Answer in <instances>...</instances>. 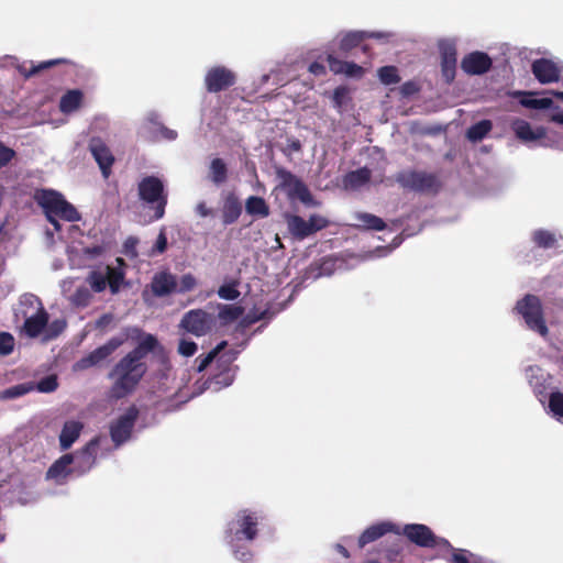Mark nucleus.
I'll list each match as a JSON object with an SVG mask.
<instances>
[{
  "label": "nucleus",
  "mask_w": 563,
  "mask_h": 563,
  "mask_svg": "<svg viewBox=\"0 0 563 563\" xmlns=\"http://www.w3.org/2000/svg\"><path fill=\"white\" fill-rule=\"evenodd\" d=\"M140 411L135 405L130 406L123 415L110 424V437L115 448L130 440Z\"/></svg>",
  "instance_id": "6e6552de"
},
{
  "label": "nucleus",
  "mask_w": 563,
  "mask_h": 563,
  "mask_svg": "<svg viewBox=\"0 0 563 563\" xmlns=\"http://www.w3.org/2000/svg\"><path fill=\"white\" fill-rule=\"evenodd\" d=\"M287 227L291 235L297 240H303L311 235V230L303 218L297 214H286Z\"/></svg>",
  "instance_id": "5701e85b"
},
{
  "label": "nucleus",
  "mask_w": 563,
  "mask_h": 563,
  "mask_svg": "<svg viewBox=\"0 0 563 563\" xmlns=\"http://www.w3.org/2000/svg\"><path fill=\"white\" fill-rule=\"evenodd\" d=\"M402 534L412 543L421 548H452L444 538L437 537L433 531L422 523H409L402 529Z\"/></svg>",
  "instance_id": "0eeeda50"
},
{
  "label": "nucleus",
  "mask_w": 563,
  "mask_h": 563,
  "mask_svg": "<svg viewBox=\"0 0 563 563\" xmlns=\"http://www.w3.org/2000/svg\"><path fill=\"white\" fill-rule=\"evenodd\" d=\"M242 213V202L234 192H229L224 199L221 209L223 225L235 223Z\"/></svg>",
  "instance_id": "6ab92c4d"
},
{
  "label": "nucleus",
  "mask_w": 563,
  "mask_h": 563,
  "mask_svg": "<svg viewBox=\"0 0 563 563\" xmlns=\"http://www.w3.org/2000/svg\"><path fill=\"white\" fill-rule=\"evenodd\" d=\"M360 221L358 227L365 230L383 231L386 228L385 221L372 213L360 212L356 216Z\"/></svg>",
  "instance_id": "c85d7f7f"
},
{
  "label": "nucleus",
  "mask_w": 563,
  "mask_h": 563,
  "mask_svg": "<svg viewBox=\"0 0 563 563\" xmlns=\"http://www.w3.org/2000/svg\"><path fill=\"white\" fill-rule=\"evenodd\" d=\"M532 92H523V91H516L514 92V97H522L520 99V104L525 108L529 109H549L552 107L553 101L551 98H532Z\"/></svg>",
  "instance_id": "cd10ccee"
},
{
  "label": "nucleus",
  "mask_w": 563,
  "mask_h": 563,
  "mask_svg": "<svg viewBox=\"0 0 563 563\" xmlns=\"http://www.w3.org/2000/svg\"><path fill=\"white\" fill-rule=\"evenodd\" d=\"M532 74L541 84H551L560 80V69L556 64L547 58H539L532 63Z\"/></svg>",
  "instance_id": "2eb2a0df"
},
{
  "label": "nucleus",
  "mask_w": 563,
  "mask_h": 563,
  "mask_svg": "<svg viewBox=\"0 0 563 563\" xmlns=\"http://www.w3.org/2000/svg\"><path fill=\"white\" fill-rule=\"evenodd\" d=\"M245 211L247 214L258 218H266L269 216V206L264 198L258 196H250L245 201Z\"/></svg>",
  "instance_id": "393cba45"
},
{
  "label": "nucleus",
  "mask_w": 563,
  "mask_h": 563,
  "mask_svg": "<svg viewBox=\"0 0 563 563\" xmlns=\"http://www.w3.org/2000/svg\"><path fill=\"white\" fill-rule=\"evenodd\" d=\"M420 91V86L413 80L406 81L400 87V93L404 97H410Z\"/></svg>",
  "instance_id": "5fc2aeb1"
},
{
  "label": "nucleus",
  "mask_w": 563,
  "mask_h": 563,
  "mask_svg": "<svg viewBox=\"0 0 563 563\" xmlns=\"http://www.w3.org/2000/svg\"><path fill=\"white\" fill-rule=\"evenodd\" d=\"M400 551L395 549H389L386 552V559L390 562H394L397 560V556L399 555Z\"/></svg>",
  "instance_id": "338daca9"
},
{
  "label": "nucleus",
  "mask_w": 563,
  "mask_h": 563,
  "mask_svg": "<svg viewBox=\"0 0 563 563\" xmlns=\"http://www.w3.org/2000/svg\"><path fill=\"white\" fill-rule=\"evenodd\" d=\"M275 173L279 180V186L286 191L287 197L290 200L298 199L309 207H317L320 205L319 201L314 200L308 186L291 172L284 167H276Z\"/></svg>",
  "instance_id": "423d86ee"
},
{
  "label": "nucleus",
  "mask_w": 563,
  "mask_h": 563,
  "mask_svg": "<svg viewBox=\"0 0 563 563\" xmlns=\"http://www.w3.org/2000/svg\"><path fill=\"white\" fill-rule=\"evenodd\" d=\"M67 60L64 59V58H56V59H49V60H46V62H42L40 63L38 65H32L30 69H26L25 67H21V74H23V76L25 78H30L36 74H38L40 71H43L45 69H48L53 66H56L58 64H63V63H66Z\"/></svg>",
  "instance_id": "c9c22d12"
},
{
  "label": "nucleus",
  "mask_w": 563,
  "mask_h": 563,
  "mask_svg": "<svg viewBox=\"0 0 563 563\" xmlns=\"http://www.w3.org/2000/svg\"><path fill=\"white\" fill-rule=\"evenodd\" d=\"M33 390V386L31 384H19L7 388L0 393V399H14Z\"/></svg>",
  "instance_id": "4c0bfd02"
},
{
  "label": "nucleus",
  "mask_w": 563,
  "mask_h": 563,
  "mask_svg": "<svg viewBox=\"0 0 563 563\" xmlns=\"http://www.w3.org/2000/svg\"><path fill=\"white\" fill-rule=\"evenodd\" d=\"M309 71L314 76H323L327 74L325 66L318 62H313L310 64Z\"/></svg>",
  "instance_id": "13d9d810"
},
{
  "label": "nucleus",
  "mask_w": 563,
  "mask_h": 563,
  "mask_svg": "<svg viewBox=\"0 0 563 563\" xmlns=\"http://www.w3.org/2000/svg\"><path fill=\"white\" fill-rule=\"evenodd\" d=\"M515 309L523 318L530 330L538 332L542 336L548 335L549 329L544 320L542 302L538 296L526 295L517 301Z\"/></svg>",
  "instance_id": "20e7f679"
},
{
  "label": "nucleus",
  "mask_w": 563,
  "mask_h": 563,
  "mask_svg": "<svg viewBox=\"0 0 563 563\" xmlns=\"http://www.w3.org/2000/svg\"><path fill=\"white\" fill-rule=\"evenodd\" d=\"M107 286H109L112 294H117L124 280V272L121 267H112L107 265L104 267Z\"/></svg>",
  "instance_id": "c756f323"
},
{
  "label": "nucleus",
  "mask_w": 563,
  "mask_h": 563,
  "mask_svg": "<svg viewBox=\"0 0 563 563\" xmlns=\"http://www.w3.org/2000/svg\"><path fill=\"white\" fill-rule=\"evenodd\" d=\"M58 387L57 377L55 375H48L42 378L37 385L36 389L41 393H52L56 390Z\"/></svg>",
  "instance_id": "c03bdc74"
},
{
  "label": "nucleus",
  "mask_w": 563,
  "mask_h": 563,
  "mask_svg": "<svg viewBox=\"0 0 563 563\" xmlns=\"http://www.w3.org/2000/svg\"><path fill=\"white\" fill-rule=\"evenodd\" d=\"M49 316L42 302L35 314L27 317L23 324V331L29 338H37L48 324Z\"/></svg>",
  "instance_id": "a211bd4d"
},
{
  "label": "nucleus",
  "mask_w": 563,
  "mask_h": 563,
  "mask_svg": "<svg viewBox=\"0 0 563 563\" xmlns=\"http://www.w3.org/2000/svg\"><path fill=\"white\" fill-rule=\"evenodd\" d=\"M161 134L163 137L173 141L177 137V132L175 130L168 129L166 126L161 128Z\"/></svg>",
  "instance_id": "e2e57ef3"
},
{
  "label": "nucleus",
  "mask_w": 563,
  "mask_h": 563,
  "mask_svg": "<svg viewBox=\"0 0 563 563\" xmlns=\"http://www.w3.org/2000/svg\"><path fill=\"white\" fill-rule=\"evenodd\" d=\"M493 129L490 120H482L468 128L466 136L471 142L482 141Z\"/></svg>",
  "instance_id": "7c9ffc66"
},
{
  "label": "nucleus",
  "mask_w": 563,
  "mask_h": 563,
  "mask_svg": "<svg viewBox=\"0 0 563 563\" xmlns=\"http://www.w3.org/2000/svg\"><path fill=\"white\" fill-rule=\"evenodd\" d=\"M236 82V75L225 66H213L205 76V86L208 92L217 93L229 89Z\"/></svg>",
  "instance_id": "9b49d317"
},
{
  "label": "nucleus",
  "mask_w": 563,
  "mask_h": 563,
  "mask_svg": "<svg viewBox=\"0 0 563 563\" xmlns=\"http://www.w3.org/2000/svg\"><path fill=\"white\" fill-rule=\"evenodd\" d=\"M139 197L148 205H155L154 219H162L167 205V192L163 181L156 176H146L137 185Z\"/></svg>",
  "instance_id": "39448f33"
},
{
  "label": "nucleus",
  "mask_w": 563,
  "mask_h": 563,
  "mask_svg": "<svg viewBox=\"0 0 563 563\" xmlns=\"http://www.w3.org/2000/svg\"><path fill=\"white\" fill-rule=\"evenodd\" d=\"M14 349V338L9 332H0V355H9Z\"/></svg>",
  "instance_id": "49530a36"
},
{
  "label": "nucleus",
  "mask_w": 563,
  "mask_h": 563,
  "mask_svg": "<svg viewBox=\"0 0 563 563\" xmlns=\"http://www.w3.org/2000/svg\"><path fill=\"white\" fill-rule=\"evenodd\" d=\"M211 180L214 184H222L227 180L228 168L223 159L213 158L210 164Z\"/></svg>",
  "instance_id": "72a5a7b5"
},
{
  "label": "nucleus",
  "mask_w": 563,
  "mask_h": 563,
  "mask_svg": "<svg viewBox=\"0 0 563 563\" xmlns=\"http://www.w3.org/2000/svg\"><path fill=\"white\" fill-rule=\"evenodd\" d=\"M308 224L311 230V233L313 234L318 231H321V230L328 228L330 224V221L320 214H311L308 219Z\"/></svg>",
  "instance_id": "a18cd8bd"
},
{
  "label": "nucleus",
  "mask_w": 563,
  "mask_h": 563,
  "mask_svg": "<svg viewBox=\"0 0 563 563\" xmlns=\"http://www.w3.org/2000/svg\"><path fill=\"white\" fill-rule=\"evenodd\" d=\"M549 408L560 418H563V393L554 391L549 397Z\"/></svg>",
  "instance_id": "37998d69"
},
{
  "label": "nucleus",
  "mask_w": 563,
  "mask_h": 563,
  "mask_svg": "<svg viewBox=\"0 0 563 563\" xmlns=\"http://www.w3.org/2000/svg\"><path fill=\"white\" fill-rule=\"evenodd\" d=\"M67 327V323L63 319H56L47 324V339L57 338Z\"/></svg>",
  "instance_id": "09e8293b"
},
{
  "label": "nucleus",
  "mask_w": 563,
  "mask_h": 563,
  "mask_svg": "<svg viewBox=\"0 0 563 563\" xmlns=\"http://www.w3.org/2000/svg\"><path fill=\"white\" fill-rule=\"evenodd\" d=\"M551 121L555 122V123H559V124H563V112L561 113H554L552 117H551Z\"/></svg>",
  "instance_id": "774afa93"
},
{
  "label": "nucleus",
  "mask_w": 563,
  "mask_h": 563,
  "mask_svg": "<svg viewBox=\"0 0 563 563\" xmlns=\"http://www.w3.org/2000/svg\"><path fill=\"white\" fill-rule=\"evenodd\" d=\"M46 220L54 227L56 232L62 230V224L58 221V216H45Z\"/></svg>",
  "instance_id": "69168bd1"
},
{
  "label": "nucleus",
  "mask_w": 563,
  "mask_h": 563,
  "mask_svg": "<svg viewBox=\"0 0 563 563\" xmlns=\"http://www.w3.org/2000/svg\"><path fill=\"white\" fill-rule=\"evenodd\" d=\"M244 312V309L236 305H223L219 311V319L223 323H231L236 321Z\"/></svg>",
  "instance_id": "473e14b6"
},
{
  "label": "nucleus",
  "mask_w": 563,
  "mask_h": 563,
  "mask_svg": "<svg viewBox=\"0 0 563 563\" xmlns=\"http://www.w3.org/2000/svg\"><path fill=\"white\" fill-rule=\"evenodd\" d=\"M197 344L194 341L181 339L178 344V353L183 356L190 357L197 352Z\"/></svg>",
  "instance_id": "3c124183"
},
{
  "label": "nucleus",
  "mask_w": 563,
  "mask_h": 563,
  "mask_svg": "<svg viewBox=\"0 0 563 563\" xmlns=\"http://www.w3.org/2000/svg\"><path fill=\"white\" fill-rule=\"evenodd\" d=\"M89 151L99 165L102 176L108 178L114 163V156L100 137H92L89 142Z\"/></svg>",
  "instance_id": "f8f14e48"
},
{
  "label": "nucleus",
  "mask_w": 563,
  "mask_h": 563,
  "mask_svg": "<svg viewBox=\"0 0 563 563\" xmlns=\"http://www.w3.org/2000/svg\"><path fill=\"white\" fill-rule=\"evenodd\" d=\"M327 62H328V65H329V69L335 74V75H340L342 74L343 71V68L345 67L344 65L346 64L345 60H341L336 57H334L333 55H328L327 57Z\"/></svg>",
  "instance_id": "864d4df0"
},
{
  "label": "nucleus",
  "mask_w": 563,
  "mask_h": 563,
  "mask_svg": "<svg viewBox=\"0 0 563 563\" xmlns=\"http://www.w3.org/2000/svg\"><path fill=\"white\" fill-rule=\"evenodd\" d=\"M196 284V278L191 274H185L181 276L179 287L176 291L181 294L190 291L195 288Z\"/></svg>",
  "instance_id": "603ef678"
},
{
  "label": "nucleus",
  "mask_w": 563,
  "mask_h": 563,
  "mask_svg": "<svg viewBox=\"0 0 563 563\" xmlns=\"http://www.w3.org/2000/svg\"><path fill=\"white\" fill-rule=\"evenodd\" d=\"M366 37L365 32H349L340 41V51L346 53L357 47Z\"/></svg>",
  "instance_id": "2f4dec72"
},
{
  "label": "nucleus",
  "mask_w": 563,
  "mask_h": 563,
  "mask_svg": "<svg viewBox=\"0 0 563 563\" xmlns=\"http://www.w3.org/2000/svg\"><path fill=\"white\" fill-rule=\"evenodd\" d=\"M74 455L70 453L62 455L58 460H56L47 470V477L58 479L60 477H66L69 474L68 466L73 463Z\"/></svg>",
  "instance_id": "b1692460"
},
{
  "label": "nucleus",
  "mask_w": 563,
  "mask_h": 563,
  "mask_svg": "<svg viewBox=\"0 0 563 563\" xmlns=\"http://www.w3.org/2000/svg\"><path fill=\"white\" fill-rule=\"evenodd\" d=\"M344 66L342 74L349 77H361L364 73L363 68L353 62H346Z\"/></svg>",
  "instance_id": "6e6d98bb"
},
{
  "label": "nucleus",
  "mask_w": 563,
  "mask_h": 563,
  "mask_svg": "<svg viewBox=\"0 0 563 563\" xmlns=\"http://www.w3.org/2000/svg\"><path fill=\"white\" fill-rule=\"evenodd\" d=\"M378 77L384 85H393L400 81V76L398 75V69L396 66L380 67L378 69Z\"/></svg>",
  "instance_id": "58836bf2"
},
{
  "label": "nucleus",
  "mask_w": 563,
  "mask_h": 563,
  "mask_svg": "<svg viewBox=\"0 0 563 563\" xmlns=\"http://www.w3.org/2000/svg\"><path fill=\"white\" fill-rule=\"evenodd\" d=\"M395 525L390 522H380L368 527L358 538L360 548L378 540L388 532L395 531Z\"/></svg>",
  "instance_id": "412c9836"
},
{
  "label": "nucleus",
  "mask_w": 563,
  "mask_h": 563,
  "mask_svg": "<svg viewBox=\"0 0 563 563\" xmlns=\"http://www.w3.org/2000/svg\"><path fill=\"white\" fill-rule=\"evenodd\" d=\"M350 90L345 86H339L334 89L333 96H332V102L333 107L336 108L339 111H341L350 101L349 97Z\"/></svg>",
  "instance_id": "a19ab883"
},
{
  "label": "nucleus",
  "mask_w": 563,
  "mask_h": 563,
  "mask_svg": "<svg viewBox=\"0 0 563 563\" xmlns=\"http://www.w3.org/2000/svg\"><path fill=\"white\" fill-rule=\"evenodd\" d=\"M161 347L157 338L153 334H145L139 344L125 354L109 372L108 377L112 380L109 389L111 399H122L133 394L145 374L147 365L144 361L146 355Z\"/></svg>",
  "instance_id": "f257e3e1"
},
{
  "label": "nucleus",
  "mask_w": 563,
  "mask_h": 563,
  "mask_svg": "<svg viewBox=\"0 0 563 563\" xmlns=\"http://www.w3.org/2000/svg\"><path fill=\"white\" fill-rule=\"evenodd\" d=\"M82 101V92L78 89L68 90L59 101V110L63 113H71L76 111Z\"/></svg>",
  "instance_id": "a878e982"
},
{
  "label": "nucleus",
  "mask_w": 563,
  "mask_h": 563,
  "mask_svg": "<svg viewBox=\"0 0 563 563\" xmlns=\"http://www.w3.org/2000/svg\"><path fill=\"white\" fill-rule=\"evenodd\" d=\"M33 199L45 216H58L59 219L67 222H76L81 219L77 209L56 190L36 189Z\"/></svg>",
  "instance_id": "f03ea898"
},
{
  "label": "nucleus",
  "mask_w": 563,
  "mask_h": 563,
  "mask_svg": "<svg viewBox=\"0 0 563 563\" xmlns=\"http://www.w3.org/2000/svg\"><path fill=\"white\" fill-rule=\"evenodd\" d=\"M220 298L225 300H235L240 296V291L236 288V284H225L218 289Z\"/></svg>",
  "instance_id": "de8ad7c7"
},
{
  "label": "nucleus",
  "mask_w": 563,
  "mask_h": 563,
  "mask_svg": "<svg viewBox=\"0 0 563 563\" xmlns=\"http://www.w3.org/2000/svg\"><path fill=\"white\" fill-rule=\"evenodd\" d=\"M151 289L156 297L168 296L177 290V279L169 272L156 273L151 283Z\"/></svg>",
  "instance_id": "f3484780"
},
{
  "label": "nucleus",
  "mask_w": 563,
  "mask_h": 563,
  "mask_svg": "<svg viewBox=\"0 0 563 563\" xmlns=\"http://www.w3.org/2000/svg\"><path fill=\"white\" fill-rule=\"evenodd\" d=\"M113 320V316L110 314V313H104L102 314L97 321H96V327L97 328H106L107 325H109Z\"/></svg>",
  "instance_id": "680f3d73"
},
{
  "label": "nucleus",
  "mask_w": 563,
  "mask_h": 563,
  "mask_svg": "<svg viewBox=\"0 0 563 563\" xmlns=\"http://www.w3.org/2000/svg\"><path fill=\"white\" fill-rule=\"evenodd\" d=\"M395 179L401 188L419 194L435 195L442 187L437 174L422 170H401Z\"/></svg>",
  "instance_id": "7ed1b4c3"
},
{
  "label": "nucleus",
  "mask_w": 563,
  "mask_h": 563,
  "mask_svg": "<svg viewBox=\"0 0 563 563\" xmlns=\"http://www.w3.org/2000/svg\"><path fill=\"white\" fill-rule=\"evenodd\" d=\"M124 343V339L120 336L111 338L103 345L95 349L85 357H81L75 364V369L85 371L92 366L101 364L106 361L112 353H114L122 344Z\"/></svg>",
  "instance_id": "9d476101"
},
{
  "label": "nucleus",
  "mask_w": 563,
  "mask_h": 563,
  "mask_svg": "<svg viewBox=\"0 0 563 563\" xmlns=\"http://www.w3.org/2000/svg\"><path fill=\"white\" fill-rule=\"evenodd\" d=\"M448 549L453 551L452 561L454 563H470L466 550H456L453 547Z\"/></svg>",
  "instance_id": "4d7b16f0"
},
{
  "label": "nucleus",
  "mask_w": 563,
  "mask_h": 563,
  "mask_svg": "<svg viewBox=\"0 0 563 563\" xmlns=\"http://www.w3.org/2000/svg\"><path fill=\"white\" fill-rule=\"evenodd\" d=\"M196 212L202 217V218H206V217H209L212 214V210L210 208H208L207 203L205 201H201L197 205L196 207Z\"/></svg>",
  "instance_id": "052dcab7"
},
{
  "label": "nucleus",
  "mask_w": 563,
  "mask_h": 563,
  "mask_svg": "<svg viewBox=\"0 0 563 563\" xmlns=\"http://www.w3.org/2000/svg\"><path fill=\"white\" fill-rule=\"evenodd\" d=\"M87 283L95 292H101L107 288L106 271L92 269L87 276Z\"/></svg>",
  "instance_id": "f704fd0d"
},
{
  "label": "nucleus",
  "mask_w": 563,
  "mask_h": 563,
  "mask_svg": "<svg viewBox=\"0 0 563 563\" xmlns=\"http://www.w3.org/2000/svg\"><path fill=\"white\" fill-rule=\"evenodd\" d=\"M492 58L484 52H472L461 62V68L467 75H483L492 68Z\"/></svg>",
  "instance_id": "ddd939ff"
},
{
  "label": "nucleus",
  "mask_w": 563,
  "mask_h": 563,
  "mask_svg": "<svg viewBox=\"0 0 563 563\" xmlns=\"http://www.w3.org/2000/svg\"><path fill=\"white\" fill-rule=\"evenodd\" d=\"M533 242L540 247L549 249L554 245L555 236L547 230H538L533 233Z\"/></svg>",
  "instance_id": "79ce46f5"
},
{
  "label": "nucleus",
  "mask_w": 563,
  "mask_h": 563,
  "mask_svg": "<svg viewBox=\"0 0 563 563\" xmlns=\"http://www.w3.org/2000/svg\"><path fill=\"white\" fill-rule=\"evenodd\" d=\"M441 73L446 84L453 82L456 73V47L452 43L440 45Z\"/></svg>",
  "instance_id": "4468645a"
},
{
  "label": "nucleus",
  "mask_w": 563,
  "mask_h": 563,
  "mask_svg": "<svg viewBox=\"0 0 563 563\" xmlns=\"http://www.w3.org/2000/svg\"><path fill=\"white\" fill-rule=\"evenodd\" d=\"M240 529L235 532L239 539L252 541L257 536V517L246 510L238 515Z\"/></svg>",
  "instance_id": "aec40b11"
},
{
  "label": "nucleus",
  "mask_w": 563,
  "mask_h": 563,
  "mask_svg": "<svg viewBox=\"0 0 563 563\" xmlns=\"http://www.w3.org/2000/svg\"><path fill=\"white\" fill-rule=\"evenodd\" d=\"M510 128L514 131L517 139L523 143H530L545 137L547 130L543 126L532 129L530 123L523 119H514L510 123Z\"/></svg>",
  "instance_id": "dca6fc26"
},
{
  "label": "nucleus",
  "mask_w": 563,
  "mask_h": 563,
  "mask_svg": "<svg viewBox=\"0 0 563 563\" xmlns=\"http://www.w3.org/2000/svg\"><path fill=\"white\" fill-rule=\"evenodd\" d=\"M15 155L16 153L13 148L0 142V169L8 166Z\"/></svg>",
  "instance_id": "8fccbe9b"
},
{
  "label": "nucleus",
  "mask_w": 563,
  "mask_h": 563,
  "mask_svg": "<svg viewBox=\"0 0 563 563\" xmlns=\"http://www.w3.org/2000/svg\"><path fill=\"white\" fill-rule=\"evenodd\" d=\"M82 423L75 420L66 421L59 434V445L63 451L68 450L79 438Z\"/></svg>",
  "instance_id": "4be33fe9"
},
{
  "label": "nucleus",
  "mask_w": 563,
  "mask_h": 563,
  "mask_svg": "<svg viewBox=\"0 0 563 563\" xmlns=\"http://www.w3.org/2000/svg\"><path fill=\"white\" fill-rule=\"evenodd\" d=\"M372 172L367 167H361L347 173L344 177V185L347 188H358L371 180Z\"/></svg>",
  "instance_id": "bb28decb"
},
{
  "label": "nucleus",
  "mask_w": 563,
  "mask_h": 563,
  "mask_svg": "<svg viewBox=\"0 0 563 563\" xmlns=\"http://www.w3.org/2000/svg\"><path fill=\"white\" fill-rule=\"evenodd\" d=\"M155 247L157 252L163 253L167 249V238L165 233L161 232L157 236Z\"/></svg>",
  "instance_id": "bf43d9fd"
},
{
  "label": "nucleus",
  "mask_w": 563,
  "mask_h": 563,
  "mask_svg": "<svg viewBox=\"0 0 563 563\" xmlns=\"http://www.w3.org/2000/svg\"><path fill=\"white\" fill-rule=\"evenodd\" d=\"M214 327V318L202 309L187 311L179 323V328L196 336L208 334Z\"/></svg>",
  "instance_id": "1a4fd4ad"
},
{
  "label": "nucleus",
  "mask_w": 563,
  "mask_h": 563,
  "mask_svg": "<svg viewBox=\"0 0 563 563\" xmlns=\"http://www.w3.org/2000/svg\"><path fill=\"white\" fill-rule=\"evenodd\" d=\"M99 445L98 438L90 440L78 453L77 457L82 459L85 463L91 466L95 463L97 449Z\"/></svg>",
  "instance_id": "e433bc0d"
},
{
  "label": "nucleus",
  "mask_w": 563,
  "mask_h": 563,
  "mask_svg": "<svg viewBox=\"0 0 563 563\" xmlns=\"http://www.w3.org/2000/svg\"><path fill=\"white\" fill-rule=\"evenodd\" d=\"M287 150L289 153L301 151V142L298 139L288 140Z\"/></svg>",
  "instance_id": "0e129e2a"
},
{
  "label": "nucleus",
  "mask_w": 563,
  "mask_h": 563,
  "mask_svg": "<svg viewBox=\"0 0 563 563\" xmlns=\"http://www.w3.org/2000/svg\"><path fill=\"white\" fill-rule=\"evenodd\" d=\"M227 345V342L223 341L221 342L219 345H217L212 351H210L208 354L206 355H199L197 358H196V364H197V371L198 372H202L205 371L210 364L211 362L216 358V356L219 354V352Z\"/></svg>",
  "instance_id": "ea45409f"
}]
</instances>
